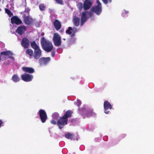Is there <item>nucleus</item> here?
Segmentation results:
<instances>
[{
  "mask_svg": "<svg viewBox=\"0 0 154 154\" xmlns=\"http://www.w3.org/2000/svg\"><path fill=\"white\" fill-rule=\"evenodd\" d=\"M41 44L43 49L47 52H50L53 50V46L52 42L47 40L44 37L41 38Z\"/></svg>",
  "mask_w": 154,
  "mask_h": 154,
  "instance_id": "f257e3e1",
  "label": "nucleus"
},
{
  "mask_svg": "<svg viewBox=\"0 0 154 154\" xmlns=\"http://www.w3.org/2000/svg\"><path fill=\"white\" fill-rule=\"evenodd\" d=\"M53 40L55 46L59 47L61 45L62 43L61 37L58 33H54Z\"/></svg>",
  "mask_w": 154,
  "mask_h": 154,
  "instance_id": "f03ea898",
  "label": "nucleus"
},
{
  "mask_svg": "<svg viewBox=\"0 0 154 154\" xmlns=\"http://www.w3.org/2000/svg\"><path fill=\"white\" fill-rule=\"evenodd\" d=\"M97 5L92 7L91 9L97 15H99L101 14L102 11V5L99 0H97Z\"/></svg>",
  "mask_w": 154,
  "mask_h": 154,
  "instance_id": "7ed1b4c3",
  "label": "nucleus"
},
{
  "mask_svg": "<svg viewBox=\"0 0 154 154\" xmlns=\"http://www.w3.org/2000/svg\"><path fill=\"white\" fill-rule=\"evenodd\" d=\"M68 121V119H66L63 116L60 117L58 120L57 123L59 128L61 129L64 125L67 124Z\"/></svg>",
  "mask_w": 154,
  "mask_h": 154,
  "instance_id": "20e7f679",
  "label": "nucleus"
},
{
  "mask_svg": "<svg viewBox=\"0 0 154 154\" xmlns=\"http://www.w3.org/2000/svg\"><path fill=\"white\" fill-rule=\"evenodd\" d=\"M82 110L83 112L82 115L84 118L89 117L91 116H94L95 115V114L93 112L92 110L87 109L85 108H82Z\"/></svg>",
  "mask_w": 154,
  "mask_h": 154,
  "instance_id": "39448f33",
  "label": "nucleus"
},
{
  "mask_svg": "<svg viewBox=\"0 0 154 154\" xmlns=\"http://www.w3.org/2000/svg\"><path fill=\"white\" fill-rule=\"evenodd\" d=\"M39 113L42 122L44 123L46 122L48 118L46 112L44 110L41 109L39 111Z\"/></svg>",
  "mask_w": 154,
  "mask_h": 154,
  "instance_id": "423d86ee",
  "label": "nucleus"
},
{
  "mask_svg": "<svg viewBox=\"0 0 154 154\" xmlns=\"http://www.w3.org/2000/svg\"><path fill=\"white\" fill-rule=\"evenodd\" d=\"M22 79L26 82H29L31 81L33 78V76L32 75H30L27 73H24L21 75Z\"/></svg>",
  "mask_w": 154,
  "mask_h": 154,
  "instance_id": "0eeeda50",
  "label": "nucleus"
},
{
  "mask_svg": "<svg viewBox=\"0 0 154 154\" xmlns=\"http://www.w3.org/2000/svg\"><path fill=\"white\" fill-rule=\"evenodd\" d=\"M104 112L106 114H108L109 112V110L112 108V106L109 102L107 101H105L104 103Z\"/></svg>",
  "mask_w": 154,
  "mask_h": 154,
  "instance_id": "6e6552de",
  "label": "nucleus"
},
{
  "mask_svg": "<svg viewBox=\"0 0 154 154\" xmlns=\"http://www.w3.org/2000/svg\"><path fill=\"white\" fill-rule=\"evenodd\" d=\"M11 23L15 24L16 25L21 24L22 22V20L17 16H15L12 17L11 18Z\"/></svg>",
  "mask_w": 154,
  "mask_h": 154,
  "instance_id": "1a4fd4ad",
  "label": "nucleus"
},
{
  "mask_svg": "<svg viewBox=\"0 0 154 154\" xmlns=\"http://www.w3.org/2000/svg\"><path fill=\"white\" fill-rule=\"evenodd\" d=\"M87 13H88V11H85V12H83L82 13L80 23L81 26H82L88 20V18L87 17Z\"/></svg>",
  "mask_w": 154,
  "mask_h": 154,
  "instance_id": "9d476101",
  "label": "nucleus"
},
{
  "mask_svg": "<svg viewBox=\"0 0 154 154\" xmlns=\"http://www.w3.org/2000/svg\"><path fill=\"white\" fill-rule=\"evenodd\" d=\"M33 21L34 20L29 16L24 17L23 22L26 24L30 25L33 23Z\"/></svg>",
  "mask_w": 154,
  "mask_h": 154,
  "instance_id": "9b49d317",
  "label": "nucleus"
},
{
  "mask_svg": "<svg viewBox=\"0 0 154 154\" xmlns=\"http://www.w3.org/2000/svg\"><path fill=\"white\" fill-rule=\"evenodd\" d=\"M21 45L25 48H27L29 45V41L27 38L24 37L23 38L21 41Z\"/></svg>",
  "mask_w": 154,
  "mask_h": 154,
  "instance_id": "f8f14e48",
  "label": "nucleus"
},
{
  "mask_svg": "<svg viewBox=\"0 0 154 154\" xmlns=\"http://www.w3.org/2000/svg\"><path fill=\"white\" fill-rule=\"evenodd\" d=\"M26 30V28L25 26H21L18 27L16 30V32L19 34L22 35Z\"/></svg>",
  "mask_w": 154,
  "mask_h": 154,
  "instance_id": "ddd939ff",
  "label": "nucleus"
},
{
  "mask_svg": "<svg viewBox=\"0 0 154 154\" xmlns=\"http://www.w3.org/2000/svg\"><path fill=\"white\" fill-rule=\"evenodd\" d=\"M92 5V3L90 0H85L83 4V7L84 10L89 9Z\"/></svg>",
  "mask_w": 154,
  "mask_h": 154,
  "instance_id": "4468645a",
  "label": "nucleus"
},
{
  "mask_svg": "<svg viewBox=\"0 0 154 154\" xmlns=\"http://www.w3.org/2000/svg\"><path fill=\"white\" fill-rule=\"evenodd\" d=\"M50 60L51 58L50 57H42L39 59V62L41 64L46 65L50 61Z\"/></svg>",
  "mask_w": 154,
  "mask_h": 154,
  "instance_id": "2eb2a0df",
  "label": "nucleus"
},
{
  "mask_svg": "<svg viewBox=\"0 0 154 154\" xmlns=\"http://www.w3.org/2000/svg\"><path fill=\"white\" fill-rule=\"evenodd\" d=\"M41 55L42 51L40 48L34 50L33 57L35 59H38L41 56Z\"/></svg>",
  "mask_w": 154,
  "mask_h": 154,
  "instance_id": "dca6fc26",
  "label": "nucleus"
},
{
  "mask_svg": "<svg viewBox=\"0 0 154 154\" xmlns=\"http://www.w3.org/2000/svg\"><path fill=\"white\" fill-rule=\"evenodd\" d=\"M22 69L25 72L30 74L33 73L35 72L34 69L32 67H22Z\"/></svg>",
  "mask_w": 154,
  "mask_h": 154,
  "instance_id": "f3484780",
  "label": "nucleus"
},
{
  "mask_svg": "<svg viewBox=\"0 0 154 154\" xmlns=\"http://www.w3.org/2000/svg\"><path fill=\"white\" fill-rule=\"evenodd\" d=\"M55 29L58 30L60 29L61 27V24L60 22L57 19H56L53 23Z\"/></svg>",
  "mask_w": 154,
  "mask_h": 154,
  "instance_id": "a211bd4d",
  "label": "nucleus"
},
{
  "mask_svg": "<svg viewBox=\"0 0 154 154\" xmlns=\"http://www.w3.org/2000/svg\"><path fill=\"white\" fill-rule=\"evenodd\" d=\"M73 113L72 111L70 110H68L66 112L63 116L66 119H68V118L72 116Z\"/></svg>",
  "mask_w": 154,
  "mask_h": 154,
  "instance_id": "6ab92c4d",
  "label": "nucleus"
},
{
  "mask_svg": "<svg viewBox=\"0 0 154 154\" xmlns=\"http://www.w3.org/2000/svg\"><path fill=\"white\" fill-rule=\"evenodd\" d=\"M80 19L79 17H74L73 19V22L76 26H78L79 25Z\"/></svg>",
  "mask_w": 154,
  "mask_h": 154,
  "instance_id": "aec40b11",
  "label": "nucleus"
},
{
  "mask_svg": "<svg viewBox=\"0 0 154 154\" xmlns=\"http://www.w3.org/2000/svg\"><path fill=\"white\" fill-rule=\"evenodd\" d=\"M32 48L35 50L39 49V47L36 44L35 41L32 42L31 44Z\"/></svg>",
  "mask_w": 154,
  "mask_h": 154,
  "instance_id": "412c9836",
  "label": "nucleus"
},
{
  "mask_svg": "<svg viewBox=\"0 0 154 154\" xmlns=\"http://www.w3.org/2000/svg\"><path fill=\"white\" fill-rule=\"evenodd\" d=\"M12 80L14 82H17L20 80V79L17 75L14 74L12 77Z\"/></svg>",
  "mask_w": 154,
  "mask_h": 154,
  "instance_id": "4be33fe9",
  "label": "nucleus"
},
{
  "mask_svg": "<svg viewBox=\"0 0 154 154\" xmlns=\"http://www.w3.org/2000/svg\"><path fill=\"white\" fill-rule=\"evenodd\" d=\"M26 53L29 55L30 58L32 57L33 55V51L31 49H28L26 50Z\"/></svg>",
  "mask_w": 154,
  "mask_h": 154,
  "instance_id": "5701e85b",
  "label": "nucleus"
},
{
  "mask_svg": "<svg viewBox=\"0 0 154 154\" xmlns=\"http://www.w3.org/2000/svg\"><path fill=\"white\" fill-rule=\"evenodd\" d=\"M74 136V135L70 133L66 134L65 135V137L67 139L72 140Z\"/></svg>",
  "mask_w": 154,
  "mask_h": 154,
  "instance_id": "b1692460",
  "label": "nucleus"
},
{
  "mask_svg": "<svg viewBox=\"0 0 154 154\" xmlns=\"http://www.w3.org/2000/svg\"><path fill=\"white\" fill-rule=\"evenodd\" d=\"M1 54L2 55H4L8 56H11V55H12V53L10 51H5L2 52L1 53Z\"/></svg>",
  "mask_w": 154,
  "mask_h": 154,
  "instance_id": "393cba45",
  "label": "nucleus"
},
{
  "mask_svg": "<svg viewBox=\"0 0 154 154\" xmlns=\"http://www.w3.org/2000/svg\"><path fill=\"white\" fill-rule=\"evenodd\" d=\"M5 12L10 16L11 17L13 15V13L8 9L5 8Z\"/></svg>",
  "mask_w": 154,
  "mask_h": 154,
  "instance_id": "a878e982",
  "label": "nucleus"
},
{
  "mask_svg": "<svg viewBox=\"0 0 154 154\" xmlns=\"http://www.w3.org/2000/svg\"><path fill=\"white\" fill-rule=\"evenodd\" d=\"M72 28L71 27H69L68 28V29L66 31V33L69 35H71L72 33V32L71 30H72Z\"/></svg>",
  "mask_w": 154,
  "mask_h": 154,
  "instance_id": "bb28decb",
  "label": "nucleus"
},
{
  "mask_svg": "<svg viewBox=\"0 0 154 154\" xmlns=\"http://www.w3.org/2000/svg\"><path fill=\"white\" fill-rule=\"evenodd\" d=\"M45 8L46 7L44 4H41L39 5V8L41 11H44Z\"/></svg>",
  "mask_w": 154,
  "mask_h": 154,
  "instance_id": "cd10ccee",
  "label": "nucleus"
},
{
  "mask_svg": "<svg viewBox=\"0 0 154 154\" xmlns=\"http://www.w3.org/2000/svg\"><path fill=\"white\" fill-rule=\"evenodd\" d=\"M103 2L105 4L111 2L112 0H102Z\"/></svg>",
  "mask_w": 154,
  "mask_h": 154,
  "instance_id": "c85d7f7f",
  "label": "nucleus"
},
{
  "mask_svg": "<svg viewBox=\"0 0 154 154\" xmlns=\"http://www.w3.org/2000/svg\"><path fill=\"white\" fill-rule=\"evenodd\" d=\"M55 1H56L57 3L59 4H63V1L62 0H55Z\"/></svg>",
  "mask_w": 154,
  "mask_h": 154,
  "instance_id": "c756f323",
  "label": "nucleus"
},
{
  "mask_svg": "<svg viewBox=\"0 0 154 154\" xmlns=\"http://www.w3.org/2000/svg\"><path fill=\"white\" fill-rule=\"evenodd\" d=\"M83 8V4L82 3L80 2L79 4V10H81Z\"/></svg>",
  "mask_w": 154,
  "mask_h": 154,
  "instance_id": "7c9ffc66",
  "label": "nucleus"
},
{
  "mask_svg": "<svg viewBox=\"0 0 154 154\" xmlns=\"http://www.w3.org/2000/svg\"><path fill=\"white\" fill-rule=\"evenodd\" d=\"M81 104V102L79 100H77V106L78 107H79Z\"/></svg>",
  "mask_w": 154,
  "mask_h": 154,
  "instance_id": "2f4dec72",
  "label": "nucleus"
},
{
  "mask_svg": "<svg viewBox=\"0 0 154 154\" xmlns=\"http://www.w3.org/2000/svg\"><path fill=\"white\" fill-rule=\"evenodd\" d=\"M72 32L76 33L77 32V29L75 27H73L72 28Z\"/></svg>",
  "mask_w": 154,
  "mask_h": 154,
  "instance_id": "473e14b6",
  "label": "nucleus"
},
{
  "mask_svg": "<svg viewBox=\"0 0 154 154\" xmlns=\"http://www.w3.org/2000/svg\"><path fill=\"white\" fill-rule=\"evenodd\" d=\"M51 123L53 125H56L57 124L56 121L54 120H52L51 121Z\"/></svg>",
  "mask_w": 154,
  "mask_h": 154,
  "instance_id": "72a5a7b5",
  "label": "nucleus"
},
{
  "mask_svg": "<svg viewBox=\"0 0 154 154\" xmlns=\"http://www.w3.org/2000/svg\"><path fill=\"white\" fill-rule=\"evenodd\" d=\"M51 56L52 57H54L55 56V52L54 51H52L51 53Z\"/></svg>",
  "mask_w": 154,
  "mask_h": 154,
  "instance_id": "f704fd0d",
  "label": "nucleus"
},
{
  "mask_svg": "<svg viewBox=\"0 0 154 154\" xmlns=\"http://www.w3.org/2000/svg\"><path fill=\"white\" fill-rule=\"evenodd\" d=\"M2 123H3L2 121V120H0V127L2 126Z\"/></svg>",
  "mask_w": 154,
  "mask_h": 154,
  "instance_id": "c9c22d12",
  "label": "nucleus"
},
{
  "mask_svg": "<svg viewBox=\"0 0 154 154\" xmlns=\"http://www.w3.org/2000/svg\"><path fill=\"white\" fill-rule=\"evenodd\" d=\"M75 32H72V33L71 35L72 36H74L75 35Z\"/></svg>",
  "mask_w": 154,
  "mask_h": 154,
  "instance_id": "e433bc0d",
  "label": "nucleus"
},
{
  "mask_svg": "<svg viewBox=\"0 0 154 154\" xmlns=\"http://www.w3.org/2000/svg\"><path fill=\"white\" fill-rule=\"evenodd\" d=\"M56 115L58 116L59 115V114L57 113H55L53 114V115L54 116V115Z\"/></svg>",
  "mask_w": 154,
  "mask_h": 154,
  "instance_id": "4c0bfd02",
  "label": "nucleus"
},
{
  "mask_svg": "<svg viewBox=\"0 0 154 154\" xmlns=\"http://www.w3.org/2000/svg\"><path fill=\"white\" fill-rule=\"evenodd\" d=\"M45 35L44 32H42L41 34V36H43Z\"/></svg>",
  "mask_w": 154,
  "mask_h": 154,
  "instance_id": "58836bf2",
  "label": "nucleus"
},
{
  "mask_svg": "<svg viewBox=\"0 0 154 154\" xmlns=\"http://www.w3.org/2000/svg\"><path fill=\"white\" fill-rule=\"evenodd\" d=\"M128 13V11H127L125 12V13H126V14H127Z\"/></svg>",
  "mask_w": 154,
  "mask_h": 154,
  "instance_id": "ea45409f",
  "label": "nucleus"
},
{
  "mask_svg": "<svg viewBox=\"0 0 154 154\" xmlns=\"http://www.w3.org/2000/svg\"><path fill=\"white\" fill-rule=\"evenodd\" d=\"M63 40H65V38H63Z\"/></svg>",
  "mask_w": 154,
  "mask_h": 154,
  "instance_id": "a19ab883",
  "label": "nucleus"
}]
</instances>
